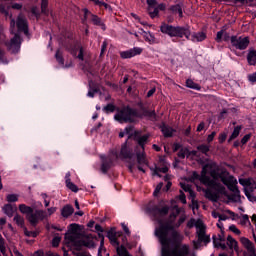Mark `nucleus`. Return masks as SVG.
<instances>
[{
  "instance_id": "obj_18",
  "label": "nucleus",
  "mask_w": 256,
  "mask_h": 256,
  "mask_svg": "<svg viewBox=\"0 0 256 256\" xmlns=\"http://www.w3.org/2000/svg\"><path fill=\"white\" fill-rule=\"evenodd\" d=\"M121 237V232H115V230H111L108 232V239L112 243V245H116L119 247V242L117 241V238Z\"/></svg>"
},
{
  "instance_id": "obj_17",
  "label": "nucleus",
  "mask_w": 256,
  "mask_h": 256,
  "mask_svg": "<svg viewBox=\"0 0 256 256\" xmlns=\"http://www.w3.org/2000/svg\"><path fill=\"white\" fill-rule=\"evenodd\" d=\"M142 52H143V49L136 47V48L121 52L120 56L122 57V59H131V57H135L136 55H141Z\"/></svg>"
},
{
  "instance_id": "obj_2",
  "label": "nucleus",
  "mask_w": 256,
  "mask_h": 256,
  "mask_svg": "<svg viewBox=\"0 0 256 256\" xmlns=\"http://www.w3.org/2000/svg\"><path fill=\"white\" fill-rule=\"evenodd\" d=\"M21 31L27 35V20H25V17L20 15L18 16L16 25L13 20L10 23V33L12 37L6 45L11 53H18L19 49H21V37L19 36Z\"/></svg>"
},
{
  "instance_id": "obj_19",
  "label": "nucleus",
  "mask_w": 256,
  "mask_h": 256,
  "mask_svg": "<svg viewBox=\"0 0 256 256\" xmlns=\"http://www.w3.org/2000/svg\"><path fill=\"white\" fill-rule=\"evenodd\" d=\"M2 211L7 217H13L15 215V211H17L16 207H13L11 204H6L3 206Z\"/></svg>"
},
{
  "instance_id": "obj_6",
  "label": "nucleus",
  "mask_w": 256,
  "mask_h": 256,
  "mask_svg": "<svg viewBox=\"0 0 256 256\" xmlns=\"http://www.w3.org/2000/svg\"><path fill=\"white\" fill-rule=\"evenodd\" d=\"M188 227H196L198 241L194 242V248L199 249L201 247V241L209 243V236L205 235V224L201 219H192L188 222Z\"/></svg>"
},
{
  "instance_id": "obj_13",
  "label": "nucleus",
  "mask_w": 256,
  "mask_h": 256,
  "mask_svg": "<svg viewBox=\"0 0 256 256\" xmlns=\"http://www.w3.org/2000/svg\"><path fill=\"white\" fill-rule=\"evenodd\" d=\"M148 3V12L150 17L155 18L157 17V15H159V9L160 11H163V9H165V6L163 4H160L157 7V3L155 2V0H147Z\"/></svg>"
},
{
  "instance_id": "obj_46",
  "label": "nucleus",
  "mask_w": 256,
  "mask_h": 256,
  "mask_svg": "<svg viewBox=\"0 0 256 256\" xmlns=\"http://www.w3.org/2000/svg\"><path fill=\"white\" fill-rule=\"evenodd\" d=\"M104 110L106 113H113L115 111V106H113V104H109L104 108Z\"/></svg>"
},
{
  "instance_id": "obj_44",
  "label": "nucleus",
  "mask_w": 256,
  "mask_h": 256,
  "mask_svg": "<svg viewBox=\"0 0 256 256\" xmlns=\"http://www.w3.org/2000/svg\"><path fill=\"white\" fill-rule=\"evenodd\" d=\"M198 151H201L202 153H208L209 152V146L200 145V146H198Z\"/></svg>"
},
{
  "instance_id": "obj_14",
  "label": "nucleus",
  "mask_w": 256,
  "mask_h": 256,
  "mask_svg": "<svg viewBox=\"0 0 256 256\" xmlns=\"http://www.w3.org/2000/svg\"><path fill=\"white\" fill-rule=\"evenodd\" d=\"M168 171H169V163L165 161V158L161 157L157 166L153 171V175H157L158 177H161L160 173H167Z\"/></svg>"
},
{
  "instance_id": "obj_62",
  "label": "nucleus",
  "mask_w": 256,
  "mask_h": 256,
  "mask_svg": "<svg viewBox=\"0 0 256 256\" xmlns=\"http://www.w3.org/2000/svg\"><path fill=\"white\" fill-rule=\"evenodd\" d=\"M95 229H96V231H98L99 233H103V228H101V225L96 224Z\"/></svg>"
},
{
  "instance_id": "obj_27",
  "label": "nucleus",
  "mask_w": 256,
  "mask_h": 256,
  "mask_svg": "<svg viewBox=\"0 0 256 256\" xmlns=\"http://www.w3.org/2000/svg\"><path fill=\"white\" fill-rule=\"evenodd\" d=\"M247 61L249 65H255L256 64V51L250 50L247 56Z\"/></svg>"
},
{
  "instance_id": "obj_64",
  "label": "nucleus",
  "mask_w": 256,
  "mask_h": 256,
  "mask_svg": "<svg viewBox=\"0 0 256 256\" xmlns=\"http://www.w3.org/2000/svg\"><path fill=\"white\" fill-rule=\"evenodd\" d=\"M78 256H91V255L87 254V252H81L78 254Z\"/></svg>"
},
{
  "instance_id": "obj_47",
  "label": "nucleus",
  "mask_w": 256,
  "mask_h": 256,
  "mask_svg": "<svg viewBox=\"0 0 256 256\" xmlns=\"http://www.w3.org/2000/svg\"><path fill=\"white\" fill-rule=\"evenodd\" d=\"M238 1L239 3H242V5H253V0H236Z\"/></svg>"
},
{
  "instance_id": "obj_7",
  "label": "nucleus",
  "mask_w": 256,
  "mask_h": 256,
  "mask_svg": "<svg viewBox=\"0 0 256 256\" xmlns=\"http://www.w3.org/2000/svg\"><path fill=\"white\" fill-rule=\"evenodd\" d=\"M79 239H81V234L79 233V225L71 224L65 234L66 245H79Z\"/></svg>"
},
{
  "instance_id": "obj_40",
  "label": "nucleus",
  "mask_w": 256,
  "mask_h": 256,
  "mask_svg": "<svg viewBox=\"0 0 256 256\" xmlns=\"http://www.w3.org/2000/svg\"><path fill=\"white\" fill-rule=\"evenodd\" d=\"M92 1H94L96 3V5H100V7L103 6V7H105V9H108V11H111V6H109L105 2H101L99 0H92Z\"/></svg>"
},
{
  "instance_id": "obj_24",
  "label": "nucleus",
  "mask_w": 256,
  "mask_h": 256,
  "mask_svg": "<svg viewBox=\"0 0 256 256\" xmlns=\"http://www.w3.org/2000/svg\"><path fill=\"white\" fill-rule=\"evenodd\" d=\"M227 245L228 247H230V249H234V251H239V246L237 245L236 240L231 236L227 237Z\"/></svg>"
},
{
  "instance_id": "obj_34",
  "label": "nucleus",
  "mask_w": 256,
  "mask_h": 256,
  "mask_svg": "<svg viewBox=\"0 0 256 256\" xmlns=\"http://www.w3.org/2000/svg\"><path fill=\"white\" fill-rule=\"evenodd\" d=\"M187 155H189V149L187 148H182L179 153H178V156L181 158V159H185V157H187Z\"/></svg>"
},
{
  "instance_id": "obj_16",
  "label": "nucleus",
  "mask_w": 256,
  "mask_h": 256,
  "mask_svg": "<svg viewBox=\"0 0 256 256\" xmlns=\"http://www.w3.org/2000/svg\"><path fill=\"white\" fill-rule=\"evenodd\" d=\"M97 243V238L93 237V235H86L82 238L80 245H84V247H88L89 249L95 247Z\"/></svg>"
},
{
  "instance_id": "obj_51",
  "label": "nucleus",
  "mask_w": 256,
  "mask_h": 256,
  "mask_svg": "<svg viewBox=\"0 0 256 256\" xmlns=\"http://www.w3.org/2000/svg\"><path fill=\"white\" fill-rule=\"evenodd\" d=\"M103 162H102V171H107V166L105 165V163H107L109 161L108 158H102Z\"/></svg>"
},
{
  "instance_id": "obj_49",
  "label": "nucleus",
  "mask_w": 256,
  "mask_h": 256,
  "mask_svg": "<svg viewBox=\"0 0 256 256\" xmlns=\"http://www.w3.org/2000/svg\"><path fill=\"white\" fill-rule=\"evenodd\" d=\"M250 83H256V72L248 76Z\"/></svg>"
},
{
  "instance_id": "obj_58",
  "label": "nucleus",
  "mask_w": 256,
  "mask_h": 256,
  "mask_svg": "<svg viewBox=\"0 0 256 256\" xmlns=\"http://www.w3.org/2000/svg\"><path fill=\"white\" fill-rule=\"evenodd\" d=\"M95 93H97V90H89L87 96L88 97H95Z\"/></svg>"
},
{
  "instance_id": "obj_31",
  "label": "nucleus",
  "mask_w": 256,
  "mask_h": 256,
  "mask_svg": "<svg viewBox=\"0 0 256 256\" xmlns=\"http://www.w3.org/2000/svg\"><path fill=\"white\" fill-rule=\"evenodd\" d=\"M239 133H241V126H237L234 128L228 141L231 142V141H233V139H237V137H239Z\"/></svg>"
},
{
  "instance_id": "obj_23",
  "label": "nucleus",
  "mask_w": 256,
  "mask_h": 256,
  "mask_svg": "<svg viewBox=\"0 0 256 256\" xmlns=\"http://www.w3.org/2000/svg\"><path fill=\"white\" fill-rule=\"evenodd\" d=\"M13 221L18 227H21V229H25V218H23V216L15 214Z\"/></svg>"
},
{
  "instance_id": "obj_3",
  "label": "nucleus",
  "mask_w": 256,
  "mask_h": 256,
  "mask_svg": "<svg viewBox=\"0 0 256 256\" xmlns=\"http://www.w3.org/2000/svg\"><path fill=\"white\" fill-rule=\"evenodd\" d=\"M140 132L136 131L135 128L129 126L124 129L123 132L119 133V137L123 138L125 136L128 137V139H131V137H134L138 143V146L136 148V155L138 159L139 165H147V160L145 159V154L143 151H145V144L147 143L149 136H139Z\"/></svg>"
},
{
  "instance_id": "obj_57",
  "label": "nucleus",
  "mask_w": 256,
  "mask_h": 256,
  "mask_svg": "<svg viewBox=\"0 0 256 256\" xmlns=\"http://www.w3.org/2000/svg\"><path fill=\"white\" fill-rule=\"evenodd\" d=\"M203 129H205V123H204V122H202V123H200V124L198 125L197 131H198V132H201V131H203Z\"/></svg>"
},
{
  "instance_id": "obj_48",
  "label": "nucleus",
  "mask_w": 256,
  "mask_h": 256,
  "mask_svg": "<svg viewBox=\"0 0 256 256\" xmlns=\"http://www.w3.org/2000/svg\"><path fill=\"white\" fill-rule=\"evenodd\" d=\"M250 139H251V134L245 135V136L242 138V140H241L242 145H245V143H247Z\"/></svg>"
},
{
  "instance_id": "obj_25",
  "label": "nucleus",
  "mask_w": 256,
  "mask_h": 256,
  "mask_svg": "<svg viewBox=\"0 0 256 256\" xmlns=\"http://www.w3.org/2000/svg\"><path fill=\"white\" fill-rule=\"evenodd\" d=\"M72 55L83 61V48L81 46H76L74 50H72Z\"/></svg>"
},
{
  "instance_id": "obj_32",
  "label": "nucleus",
  "mask_w": 256,
  "mask_h": 256,
  "mask_svg": "<svg viewBox=\"0 0 256 256\" xmlns=\"http://www.w3.org/2000/svg\"><path fill=\"white\" fill-rule=\"evenodd\" d=\"M6 201H8V203H17V201H19V195H17V194H8L6 196Z\"/></svg>"
},
{
  "instance_id": "obj_11",
  "label": "nucleus",
  "mask_w": 256,
  "mask_h": 256,
  "mask_svg": "<svg viewBox=\"0 0 256 256\" xmlns=\"http://www.w3.org/2000/svg\"><path fill=\"white\" fill-rule=\"evenodd\" d=\"M240 243L244 247V256H256V248L255 244L249 240V238L241 237Z\"/></svg>"
},
{
  "instance_id": "obj_8",
  "label": "nucleus",
  "mask_w": 256,
  "mask_h": 256,
  "mask_svg": "<svg viewBox=\"0 0 256 256\" xmlns=\"http://www.w3.org/2000/svg\"><path fill=\"white\" fill-rule=\"evenodd\" d=\"M239 183H240V185H242L244 187V193H245L247 199H249L252 203H255L256 196H255V194H253V192L256 189L255 180H253L251 178H248V179L240 178Z\"/></svg>"
},
{
  "instance_id": "obj_43",
  "label": "nucleus",
  "mask_w": 256,
  "mask_h": 256,
  "mask_svg": "<svg viewBox=\"0 0 256 256\" xmlns=\"http://www.w3.org/2000/svg\"><path fill=\"white\" fill-rule=\"evenodd\" d=\"M0 251L5 255V241L3 240V237L0 235Z\"/></svg>"
},
{
  "instance_id": "obj_38",
  "label": "nucleus",
  "mask_w": 256,
  "mask_h": 256,
  "mask_svg": "<svg viewBox=\"0 0 256 256\" xmlns=\"http://www.w3.org/2000/svg\"><path fill=\"white\" fill-rule=\"evenodd\" d=\"M49 3V0H41V9L42 13H47V5Z\"/></svg>"
},
{
  "instance_id": "obj_50",
  "label": "nucleus",
  "mask_w": 256,
  "mask_h": 256,
  "mask_svg": "<svg viewBox=\"0 0 256 256\" xmlns=\"http://www.w3.org/2000/svg\"><path fill=\"white\" fill-rule=\"evenodd\" d=\"M214 246L215 247H221V249H225V243L223 242H218L217 240H214Z\"/></svg>"
},
{
  "instance_id": "obj_20",
  "label": "nucleus",
  "mask_w": 256,
  "mask_h": 256,
  "mask_svg": "<svg viewBox=\"0 0 256 256\" xmlns=\"http://www.w3.org/2000/svg\"><path fill=\"white\" fill-rule=\"evenodd\" d=\"M69 177H71V174L67 173L66 174V187L68 189H70L71 191H73V193H77V191H79V188H77V185H75L73 182H71V179Z\"/></svg>"
},
{
  "instance_id": "obj_60",
  "label": "nucleus",
  "mask_w": 256,
  "mask_h": 256,
  "mask_svg": "<svg viewBox=\"0 0 256 256\" xmlns=\"http://www.w3.org/2000/svg\"><path fill=\"white\" fill-rule=\"evenodd\" d=\"M44 253L42 250H37L36 252H34L33 256H43Z\"/></svg>"
},
{
  "instance_id": "obj_59",
  "label": "nucleus",
  "mask_w": 256,
  "mask_h": 256,
  "mask_svg": "<svg viewBox=\"0 0 256 256\" xmlns=\"http://www.w3.org/2000/svg\"><path fill=\"white\" fill-rule=\"evenodd\" d=\"M7 223V220L5 218H0V229H3V225Z\"/></svg>"
},
{
  "instance_id": "obj_53",
  "label": "nucleus",
  "mask_w": 256,
  "mask_h": 256,
  "mask_svg": "<svg viewBox=\"0 0 256 256\" xmlns=\"http://www.w3.org/2000/svg\"><path fill=\"white\" fill-rule=\"evenodd\" d=\"M216 135H217V133H215V132H212L210 135H208V137H207L208 143H211V141H213V139H215Z\"/></svg>"
},
{
  "instance_id": "obj_56",
  "label": "nucleus",
  "mask_w": 256,
  "mask_h": 256,
  "mask_svg": "<svg viewBox=\"0 0 256 256\" xmlns=\"http://www.w3.org/2000/svg\"><path fill=\"white\" fill-rule=\"evenodd\" d=\"M179 199H180L181 203H183V204L187 203V199L185 198V194H183V193L180 194Z\"/></svg>"
},
{
  "instance_id": "obj_4",
  "label": "nucleus",
  "mask_w": 256,
  "mask_h": 256,
  "mask_svg": "<svg viewBox=\"0 0 256 256\" xmlns=\"http://www.w3.org/2000/svg\"><path fill=\"white\" fill-rule=\"evenodd\" d=\"M160 29L166 35H169V37H186V39H190V41H193L194 43L205 41L207 37L203 32H198L191 35V31H189V29L179 26L173 27L169 24H162Z\"/></svg>"
},
{
  "instance_id": "obj_9",
  "label": "nucleus",
  "mask_w": 256,
  "mask_h": 256,
  "mask_svg": "<svg viewBox=\"0 0 256 256\" xmlns=\"http://www.w3.org/2000/svg\"><path fill=\"white\" fill-rule=\"evenodd\" d=\"M133 117H137V112L131 109H124L118 112L114 116V119L119 121V123H127V121H135Z\"/></svg>"
},
{
  "instance_id": "obj_39",
  "label": "nucleus",
  "mask_w": 256,
  "mask_h": 256,
  "mask_svg": "<svg viewBox=\"0 0 256 256\" xmlns=\"http://www.w3.org/2000/svg\"><path fill=\"white\" fill-rule=\"evenodd\" d=\"M229 230L232 231V233H235V235H241V230L235 225H231Z\"/></svg>"
},
{
  "instance_id": "obj_36",
  "label": "nucleus",
  "mask_w": 256,
  "mask_h": 256,
  "mask_svg": "<svg viewBox=\"0 0 256 256\" xmlns=\"http://www.w3.org/2000/svg\"><path fill=\"white\" fill-rule=\"evenodd\" d=\"M55 211H57L56 207L48 208L47 212L44 211L47 215V217H45L44 219H48V217H51L53 215V213H55Z\"/></svg>"
},
{
  "instance_id": "obj_10",
  "label": "nucleus",
  "mask_w": 256,
  "mask_h": 256,
  "mask_svg": "<svg viewBox=\"0 0 256 256\" xmlns=\"http://www.w3.org/2000/svg\"><path fill=\"white\" fill-rule=\"evenodd\" d=\"M180 187H182L183 191L188 192L190 197L192 198V211L195 215V213H197V209H199V205L197 204V201H195V192H193V190L191 189L189 180L181 181Z\"/></svg>"
},
{
  "instance_id": "obj_21",
  "label": "nucleus",
  "mask_w": 256,
  "mask_h": 256,
  "mask_svg": "<svg viewBox=\"0 0 256 256\" xmlns=\"http://www.w3.org/2000/svg\"><path fill=\"white\" fill-rule=\"evenodd\" d=\"M161 131L164 135V137H173V133H175V130L165 124L161 126Z\"/></svg>"
},
{
  "instance_id": "obj_33",
  "label": "nucleus",
  "mask_w": 256,
  "mask_h": 256,
  "mask_svg": "<svg viewBox=\"0 0 256 256\" xmlns=\"http://www.w3.org/2000/svg\"><path fill=\"white\" fill-rule=\"evenodd\" d=\"M171 11L173 13H178L179 17H183V9L181 8V5L172 6Z\"/></svg>"
},
{
  "instance_id": "obj_15",
  "label": "nucleus",
  "mask_w": 256,
  "mask_h": 256,
  "mask_svg": "<svg viewBox=\"0 0 256 256\" xmlns=\"http://www.w3.org/2000/svg\"><path fill=\"white\" fill-rule=\"evenodd\" d=\"M84 13V19H90L92 21V23H94V25H99L101 27V29H103V31H105V24H103V21H101V19L93 14H91V12H89V10L84 9L83 10Z\"/></svg>"
},
{
  "instance_id": "obj_26",
  "label": "nucleus",
  "mask_w": 256,
  "mask_h": 256,
  "mask_svg": "<svg viewBox=\"0 0 256 256\" xmlns=\"http://www.w3.org/2000/svg\"><path fill=\"white\" fill-rule=\"evenodd\" d=\"M229 217L235 219V214L231 210H226L225 214H220L219 221H227Z\"/></svg>"
},
{
  "instance_id": "obj_41",
  "label": "nucleus",
  "mask_w": 256,
  "mask_h": 256,
  "mask_svg": "<svg viewBox=\"0 0 256 256\" xmlns=\"http://www.w3.org/2000/svg\"><path fill=\"white\" fill-rule=\"evenodd\" d=\"M59 243H61V237L55 236L52 240V246L59 247Z\"/></svg>"
},
{
  "instance_id": "obj_42",
  "label": "nucleus",
  "mask_w": 256,
  "mask_h": 256,
  "mask_svg": "<svg viewBox=\"0 0 256 256\" xmlns=\"http://www.w3.org/2000/svg\"><path fill=\"white\" fill-rule=\"evenodd\" d=\"M24 234L26 237H37V232H31L27 228H24Z\"/></svg>"
},
{
  "instance_id": "obj_37",
  "label": "nucleus",
  "mask_w": 256,
  "mask_h": 256,
  "mask_svg": "<svg viewBox=\"0 0 256 256\" xmlns=\"http://www.w3.org/2000/svg\"><path fill=\"white\" fill-rule=\"evenodd\" d=\"M248 223H249V216L245 214L240 218V225H248Z\"/></svg>"
},
{
  "instance_id": "obj_35",
  "label": "nucleus",
  "mask_w": 256,
  "mask_h": 256,
  "mask_svg": "<svg viewBox=\"0 0 256 256\" xmlns=\"http://www.w3.org/2000/svg\"><path fill=\"white\" fill-rule=\"evenodd\" d=\"M56 60H57L58 63L61 65V67H63V57H62L61 50H58V51L56 52Z\"/></svg>"
},
{
  "instance_id": "obj_61",
  "label": "nucleus",
  "mask_w": 256,
  "mask_h": 256,
  "mask_svg": "<svg viewBox=\"0 0 256 256\" xmlns=\"http://www.w3.org/2000/svg\"><path fill=\"white\" fill-rule=\"evenodd\" d=\"M155 93V88H152L151 90L148 91L147 97H152Z\"/></svg>"
},
{
  "instance_id": "obj_1",
  "label": "nucleus",
  "mask_w": 256,
  "mask_h": 256,
  "mask_svg": "<svg viewBox=\"0 0 256 256\" xmlns=\"http://www.w3.org/2000/svg\"><path fill=\"white\" fill-rule=\"evenodd\" d=\"M196 179L209 187L205 191V195L210 201L241 203V192L237 188V179L217 164H206L202 169L201 176L193 172L190 182L195 183Z\"/></svg>"
},
{
  "instance_id": "obj_52",
  "label": "nucleus",
  "mask_w": 256,
  "mask_h": 256,
  "mask_svg": "<svg viewBox=\"0 0 256 256\" xmlns=\"http://www.w3.org/2000/svg\"><path fill=\"white\" fill-rule=\"evenodd\" d=\"M218 139L220 143H224L225 139H227V134L221 133Z\"/></svg>"
},
{
  "instance_id": "obj_55",
  "label": "nucleus",
  "mask_w": 256,
  "mask_h": 256,
  "mask_svg": "<svg viewBox=\"0 0 256 256\" xmlns=\"http://www.w3.org/2000/svg\"><path fill=\"white\" fill-rule=\"evenodd\" d=\"M223 31H219L218 33H217V36H216V41H221V39H223Z\"/></svg>"
},
{
  "instance_id": "obj_30",
  "label": "nucleus",
  "mask_w": 256,
  "mask_h": 256,
  "mask_svg": "<svg viewBox=\"0 0 256 256\" xmlns=\"http://www.w3.org/2000/svg\"><path fill=\"white\" fill-rule=\"evenodd\" d=\"M186 87L189 89H195L196 91H199L201 89V86H199L197 83L193 82V80L188 79L186 81Z\"/></svg>"
},
{
  "instance_id": "obj_63",
  "label": "nucleus",
  "mask_w": 256,
  "mask_h": 256,
  "mask_svg": "<svg viewBox=\"0 0 256 256\" xmlns=\"http://www.w3.org/2000/svg\"><path fill=\"white\" fill-rule=\"evenodd\" d=\"M44 256H59V254L53 253V252H48Z\"/></svg>"
},
{
  "instance_id": "obj_22",
  "label": "nucleus",
  "mask_w": 256,
  "mask_h": 256,
  "mask_svg": "<svg viewBox=\"0 0 256 256\" xmlns=\"http://www.w3.org/2000/svg\"><path fill=\"white\" fill-rule=\"evenodd\" d=\"M74 211L75 210L72 208L71 205H66L62 208L61 215L62 217L67 218V217H70V215H73Z\"/></svg>"
},
{
  "instance_id": "obj_45",
  "label": "nucleus",
  "mask_w": 256,
  "mask_h": 256,
  "mask_svg": "<svg viewBox=\"0 0 256 256\" xmlns=\"http://www.w3.org/2000/svg\"><path fill=\"white\" fill-rule=\"evenodd\" d=\"M162 188H163V183H159V184L156 186L153 195H154L155 197H157V195H159V191H161Z\"/></svg>"
},
{
  "instance_id": "obj_12",
  "label": "nucleus",
  "mask_w": 256,
  "mask_h": 256,
  "mask_svg": "<svg viewBox=\"0 0 256 256\" xmlns=\"http://www.w3.org/2000/svg\"><path fill=\"white\" fill-rule=\"evenodd\" d=\"M231 44L236 49H240L241 51H243V49H245L246 47H249V37L232 36Z\"/></svg>"
},
{
  "instance_id": "obj_54",
  "label": "nucleus",
  "mask_w": 256,
  "mask_h": 256,
  "mask_svg": "<svg viewBox=\"0 0 256 256\" xmlns=\"http://www.w3.org/2000/svg\"><path fill=\"white\" fill-rule=\"evenodd\" d=\"M122 229L126 233V235H131V232L129 231V227H127V225L122 224Z\"/></svg>"
},
{
  "instance_id": "obj_29",
  "label": "nucleus",
  "mask_w": 256,
  "mask_h": 256,
  "mask_svg": "<svg viewBox=\"0 0 256 256\" xmlns=\"http://www.w3.org/2000/svg\"><path fill=\"white\" fill-rule=\"evenodd\" d=\"M120 155L123 159H131L133 154L129 153L127 150V145H124L121 149Z\"/></svg>"
},
{
  "instance_id": "obj_5",
  "label": "nucleus",
  "mask_w": 256,
  "mask_h": 256,
  "mask_svg": "<svg viewBox=\"0 0 256 256\" xmlns=\"http://www.w3.org/2000/svg\"><path fill=\"white\" fill-rule=\"evenodd\" d=\"M19 211L23 215H26L29 223L31 225H37L39 221H43L45 217H47V213L43 210H36L35 213H33V208L25 205V204H20L19 205Z\"/></svg>"
},
{
  "instance_id": "obj_28",
  "label": "nucleus",
  "mask_w": 256,
  "mask_h": 256,
  "mask_svg": "<svg viewBox=\"0 0 256 256\" xmlns=\"http://www.w3.org/2000/svg\"><path fill=\"white\" fill-rule=\"evenodd\" d=\"M141 35L148 43H155V36L151 32L142 31Z\"/></svg>"
}]
</instances>
